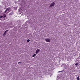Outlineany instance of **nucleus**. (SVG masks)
Returning <instances> with one entry per match:
<instances>
[{
  "instance_id": "20e7f679",
  "label": "nucleus",
  "mask_w": 80,
  "mask_h": 80,
  "mask_svg": "<svg viewBox=\"0 0 80 80\" xmlns=\"http://www.w3.org/2000/svg\"><path fill=\"white\" fill-rule=\"evenodd\" d=\"M10 8H8L4 12V13H7V12L8 11H9V9H10Z\"/></svg>"
},
{
  "instance_id": "1a4fd4ad",
  "label": "nucleus",
  "mask_w": 80,
  "mask_h": 80,
  "mask_svg": "<svg viewBox=\"0 0 80 80\" xmlns=\"http://www.w3.org/2000/svg\"><path fill=\"white\" fill-rule=\"evenodd\" d=\"M77 80H80V78L79 77H77Z\"/></svg>"
},
{
  "instance_id": "6e6552de",
  "label": "nucleus",
  "mask_w": 80,
  "mask_h": 80,
  "mask_svg": "<svg viewBox=\"0 0 80 80\" xmlns=\"http://www.w3.org/2000/svg\"><path fill=\"white\" fill-rule=\"evenodd\" d=\"M9 30H6L5 32L6 33H7V32H8V31Z\"/></svg>"
},
{
  "instance_id": "4468645a",
  "label": "nucleus",
  "mask_w": 80,
  "mask_h": 80,
  "mask_svg": "<svg viewBox=\"0 0 80 80\" xmlns=\"http://www.w3.org/2000/svg\"><path fill=\"white\" fill-rule=\"evenodd\" d=\"M63 72V71H59V72Z\"/></svg>"
},
{
  "instance_id": "f8f14e48",
  "label": "nucleus",
  "mask_w": 80,
  "mask_h": 80,
  "mask_svg": "<svg viewBox=\"0 0 80 80\" xmlns=\"http://www.w3.org/2000/svg\"><path fill=\"white\" fill-rule=\"evenodd\" d=\"M3 18V16H0V18Z\"/></svg>"
},
{
  "instance_id": "9d476101",
  "label": "nucleus",
  "mask_w": 80,
  "mask_h": 80,
  "mask_svg": "<svg viewBox=\"0 0 80 80\" xmlns=\"http://www.w3.org/2000/svg\"><path fill=\"white\" fill-rule=\"evenodd\" d=\"M75 65L76 66H77V65H78V63H76L75 64Z\"/></svg>"
},
{
  "instance_id": "f03ea898",
  "label": "nucleus",
  "mask_w": 80,
  "mask_h": 80,
  "mask_svg": "<svg viewBox=\"0 0 80 80\" xmlns=\"http://www.w3.org/2000/svg\"><path fill=\"white\" fill-rule=\"evenodd\" d=\"M40 49H37L36 51V52H35V53L36 54H37V53H39V52H40Z\"/></svg>"
},
{
  "instance_id": "2eb2a0df",
  "label": "nucleus",
  "mask_w": 80,
  "mask_h": 80,
  "mask_svg": "<svg viewBox=\"0 0 80 80\" xmlns=\"http://www.w3.org/2000/svg\"><path fill=\"white\" fill-rule=\"evenodd\" d=\"M78 77H79V76H78Z\"/></svg>"
},
{
  "instance_id": "7ed1b4c3",
  "label": "nucleus",
  "mask_w": 80,
  "mask_h": 80,
  "mask_svg": "<svg viewBox=\"0 0 80 80\" xmlns=\"http://www.w3.org/2000/svg\"><path fill=\"white\" fill-rule=\"evenodd\" d=\"M55 5V2H52L51 5H50V7H53V6Z\"/></svg>"
},
{
  "instance_id": "ddd939ff",
  "label": "nucleus",
  "mask_w": 80,
  "mask_h": 80,
  "mask_svg": "<svg viewBox=\"0 0 80 80\" xmlns=\"http://www.w3.org/2000/svg\"><path fill=\"white\" fill-rule=\"evenodd\" d=\"M19 63H22V62H18V64H19Z\"/></svg>"
},
{
  "instance_id": "9b49d317",
  "label": "nucleus",
  "mask_w": 80,
  "mask_h": 80,
  "mask_svg": "<svg viewBox=\"0 0 80 80\" xmlns=\"http://www.w3.org/2000/svg\"><path fill=\"white\" fill-rule=\"evenodd\" d=\"M27 42H30V40L29 39H28L27 40Z\"/></svg>"
},
{
  "instance_id": "f257e3e1",
  "label": "nucleus",
  "mask_w": 80,
  "mask_h": 80,
  "mask_svg": "<svg viewBox=\"0 0 80 80\" xmlns=\"http://www.w3.org/2000/svg\"><path fill=\"white\" fill-rule=\"evenodd\" d=\"M45 40L46 42H50V39L49 38H46Z\"/></svg>"
},
{
  "instance_id": "423d86ee",
  "label": "nucleus",
  "mask_w": 80,
  "mask_h": 80,
  "mask_svg": "<svg viewBox=\"0 0 80 80\" xmlns=\"http://www.w3.org/2000/svg\"><path fill=\"white\" fill-rule=\"evenodd\" d=\"M7 34V33H6V32H4V33L2 35L3 36H5V35H6Z\"/></svg>"
},
{
  "instance_id": "0eeeda50",
  "label": "nucleus",
  "mask_w": 80,
  "mask_h": 80,
  "mask_svg": "<svg viewBox=\"0 0 80 80\" xmlns=\"http://www.w3.org/2000/svg\"><path fill=\"white\" fill-rule=\"evenodd\" d=\"M36 55H37L35 54H33L32 55V57H35V56H36Z\"/></svg>"
},
{
  "instance_id": "39448f33",
  "label": "nucleus",
  "mask_w": 80,
  "mask_h": 80,
  "mask_svg": "<svg viewBox=\"0 0 80 80\" xmlns=\"http://www.w3.org/2000/svg\"><path fill=\"white\" fill-rule=\"evenodd\" d=\"M7 17V15H6V14H4L3 15V18H5V17Z\"/></svg>"
}]
</instances>
